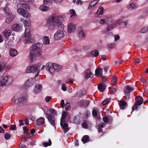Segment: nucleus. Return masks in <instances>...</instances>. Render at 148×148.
Listing matches in <instances>:
<instances>
[{
	"mask_svg": "<svg viewBox=\"0 0 148 148\" xmlns=\"http://www.w3.org/2000/svg\"><path fill=\"white\" fill-rule=\"evenodd\" d=\"M20 21L23 23L25 27H27L25 28V39L23 41L24 43L25 44H29L34 42H35V40L29 36V26L31 25L30 20L29 19L25 20L23 18H21L20 19Z\"/></svg>",
	"mask_w": 148,
	"mask_h": 148,
	"instance_id": "f257e3e1",
	"label": "nucleus"
},
{
	"mask_svg": "<svg viewBox=\"0 0 148 148\" xmlns=\"http://www.w3.org/2000/svg\"><path fill=\"white\" fill-rule=\"evenodd\" d=\"M42 47V44L39 42L36 43L33 45L32 49L29 53L30 58L31 62H33L36 59V55L40 56V49Z\"/></svg>",
	"mask_w": 148,
	"mask_h": 148,
	"instance_id": "f03ea898",
	"label": "nucleus"
},
{
	"mask_svg": "<svg viewBox=\"0 0 148 148\" xmlns=\"http://www.w3.org/2000/svg\"><path fill=\"white\" fill-rule=\"evenodd\" d=\"M17 11L18 13L26 18L30 17V14L24 10V9L26 10L29 9V5L26 3H18L17 5Z\"/></svg>",
	"mask_w": 148,
	"mask_h": 148,
	"instance_id": "7ed1b4c3",
	"label": "nucleus"
},
{
	"mask_svg": "<svg viewBox=\"0 0 148 148\" xmlns=\"http://www.w3.org/2000/svg\"><path fill=\"white\" fill-rule=\"evenodd\" d=\"M61 68V66L56 64H52L51 62L46 64L47 70L51 74L53 73L56 70L57 71H60Z\"/></svg>",
	"mask_w": 148,
	"mask_h": 148,
	"instance_id": "20e7f679",
	"label": "nucleus"
},
{
	"mask_svg": "<svg viewBox=\"0 0 148 148\" xmlns=\"http://www.w3.org/2000/svg\"><path fill=\"white\" fill-rule=\"evenodd\" d=\"M58 30L55 34L54 36V39L56 40H60L64 36V26L63 24H61L58 26Z\"/></svg>",
	"mask_w": 148,
	"mask_h": 148,
	"instance_id": "39448f33",
	"label": "nucleus"
},
{
	"mask_svg": "<svg viewBox=\"0 0 148 148\" xmlns=\"http://www.w3.org/2000/svg\"><path fill=\"white\" fill-rule=\"evenodd\" d=\"M13 81V78L6 75H3L0 79V86H5L11 83Z\"/></svg>",
	"mask_w": 148,
	"mask_h": 148,
	"instance_id": "423d86ee",
	"label": "nucleus"
},
{
	"mask_svg": "<svg viewBox=\"0 0 148 148\" xmlns=\"http://www.w3.org/2000/svg\"><path fill=\"white\" fill-rule=\"evenodd\" d=\"M27 98V96H23L20 93L17 94L13 97L14 103H23L26 100Z\"/></svg>",
	"mask_w": 148,
	"mask_h": 148,
	"instance_id": "0eeeda50",
	"label": "nucleus"
},
{
	"mask_svg": "<svg viewBox=\"0 0 148 148\" xmlns=\"http://www.w3.org/2000/svg\"><path fill=\"white\" fill-rule=\"evenodd\" d=\"M62 115L60 123L61 127L62 126L63 123L67 122L70 119V115L66 112H63Z\"/></svg>",
	"mask_w": 148,
	"mask_h": 148,
	"instance_id": "6e6552de",
	"label": "nucleus"
},
{
	"mask_svg": "<svg viewBox=\"0 0 148 148\" xmlns=\"http://www.w3.org/2000/svg\"><path fill=\"white\" fill-rule=\"evenodd\" d=\"M39 64H34L31 66L27 67L26 72L28 73L35 72L37 70Z\"/></svg>",
	"mask_w": 148,
	"mask_h": 148,
	"instance_id": "1a4fd4ad",
	"label": "nucleus"
},
{
	"mask_svg": "<svg viewBox=\"0 0 148 148\" xmlns=\"http://www.w3.org/2000/svg\"><path fill=\"white\" fill-rule=\"evenodd\" d=\"M45 114L51 125L53 126L55 125V119L54 117L51 114L45 112Z\"/></svg>",
	"mask_w": 148,
	"mask_h": 148,
	"instance_id": "9d476101",
	"label": "nucleus"
},
{
	"mask_svg": "<svg viewBox=\"0 0 148 148\" xmlns=\"http://www.w3.org/2000/svg\"><path fill=\"white\" fill-rule=\"evenodd\" d=\"M12 28L14 31L19 32L22 29V26L20 24L15 23L12 26Z\"/></svg>",
	"mask_w": 148,
	"mask_h": 148,
	"instance_id": "9b49d317",
	"label": "nucleus"
},
{
	"mask_svg": "<svg viewBox=\"0 0 148 148\" xmlns=\"http://www.w3.org/2000/svg\"><path fill=\"white\" fill-rule=\"evenodd\" d=\"M64 19L63 18L60 16H55L54 23L58 24V26L61 24H62L61 23L63 21Z\"/></svg>",
	"mask_w": 148,
	"mask_h": 148,
	"instance_id": "f8f14e48",
	"label": "nucleus"
},
{
	"mask_svg": "<svg viewBox=\"0 0 148 148\" xmlns=\"http://www.w3.org/2000/svg\"><path fill=\"white\" fill-rule=\"evenodd\" d=\"M110 22L113 23L112 18L110 17H106L104 18L101 19L99 21V23L101 24H107Z\"/></svg>",
	"mask_w": 148,
	"mask_h": 148,
	"instance_id": "ddd939ff",
	"label": "nucleus"
},
{
	"mask_svg": "<svg viewBox=\"0 0 148 148\" xmlns=\"http://www.w3.org/2000/svg\"><path fill=\"white\" fill-rule=\"evenodd\" d=\"M67 33L68 34H70L74 31L75 29V26L72 23L69 24L67 27Z\"/></svg>",
	"mask_w": 148,
	"mask_h": 148,
	"instance_id": "4468645a",
	"label": "nucleus"
},
{
	"mask_svg": "<svg viewBox=\"0 0 148 148\" xmlns=\"http://www.w3.org/2000/svg\"><path fill=\"white\" fill-rule=\"evenodd\" d=\"M34 78H30L27 79L25 82V85L26 87H29L33 85L35 83Z\"/></svg>",
	"mask_w": 148,
	"mask_h": 148,
	"instance_id": "2eb2a0df",
	"label": "nucleus"
},
{
	"mask_svg": "<svg viewBox=\"0 0 148 148\" xmlns=\"http://www.w3.org/2000/svg\"><path fill=\"white\" fill-rule=\"evenodd\" d=\"M15 16L11 14H8L5 19V22L7 23H10L14 18Z\"/></svg>",
	"mask_w": 148,
	"mask_h": 148,
	"instance_id": "dca6fc26",
	"label": "nucleus"
},
{
	"mask_svg": "<svg viewBox=\"0 0 148 148\" xmlns=\"http://www.w3.org/2000/svg\"><path fill=\"white\" fill-rule=\"evenodd\" d=\"M10 5V4L9 3H7L5 4V7L1 8V10L4 11L5 13L8 14H11L10 13V10L9 8V6Z\"/></svg>",
	"mask_w": 148,
	"mask_h": 148,
	"instance_id": "f3484780",
	"label": "nucleus"
},
{
	"mask_svg": "<svg viewBox=\"0 0 148 148\" xmlns=\"http://www.w3.org/2000/svg\"><path fill=\"white\" fill-rule=\"evenodd\" d=\"M42 88V86L41 85L38 84L36 85L35 86L33 90L34 93L35 94H38L40 92Z\"/></svg>",
	"mask_w": 148,
	"mask_h": 148,
	"instance_id": "a211bd4d",
	"label": "nucleus"
},
{
	"mask_svg": "<svg viewBox=\"0 0 148 148\" xmlns=\"http://www.w3.org/2000/svg\"><path fill=\"white\" fill-rule=\"evenodd\" d=\"M92 75L93 74L89 69L86 70L84 72V77L86 79L91 78Z\"/></svg>",
	"mask_w": 148,
	"mask_h": 148,
	"instance_id": "6ab92c4d",
	"label": "nucleus"
},
{
	"mask_svg": "<svg viewBox=\"0 0 148 148\" xmlns=\"http://www.w3.org/2000/svg\"><path fill=\"white\" fill-rule=\"evenodd\" d=\"M102 69L101 67L97 68L95 71V75L97 77L101 76L102 75Z\"/></svg>",
	"mask_w": 148,
	"mask_h": 148,
	"instance_id": "aec40b11",
	"label": "nucleus"
},
{
	"mask_svg": "<svg viewBox=\"0 0 148 148\" xmlns=\"http://www.w3.org/2000/svg\"><path fill=\"white\" fill-rule=\"evenodd\" d=\"M45 123V119L42 117L39 118L36 121V124L38 125H43Z\"/></svg>",
	"mask_w": 148,
	"mask_h": 148,
	"instance_id": "412c9836",
	"label": "nucleus"
},
{
	"mask_svg": "<svg viewBox=\"0 0 148 148\" xmlns=\"http://www.w3.org/2000/svg\"><path fill=\"white\" fill-rule=\"evenodd\" d=\"M136 102L137 103L138 106H140L142 104L143 102V99L139 96H138L135 98Z\"/></svg>",
	"mask_w": 148,
	"mask_h": 148,
	"instance_id": "4be33fe9",
	"label": "nucleus"
},
{
	"mask_svg": "<svg viewBox=\"0 0 148 148\" xmlns=\"http://www.w3.org/2000/svg\"><path fill=\"white\" fill-rule=\"evenodd\" d=\"M10 55L12 57L16 56L18 54L17 51L14 49H11L9 51Z\"/></svg>",
	"mask_w": 148,
	"mask_h": 148,
	"instance_id": "5701e85b",
	"label": "nucleus"
},
{
	"mask_svg": "<svg viewBox=\"0 0 148 148\" xmlns=\"http://www.w3.org/2000/svg\"><path fill=\"white\" fill-rule=\"evenodd\" d=\"M99 52L97 50H93L91 51L88 55L89 56L93 57H96L99 55Z\"/></svg>",
	"mask_w": 148,
	"mask_h": 148,
	"instance_id": "b1692460",
	"label": "nucleus"
},
{
	"mask_svg": "<svg viewBox=\"0 0 148 148\" xmlns=\"http://www.w3.org/2000/svg\"><path fill=\"white\" fill-rule=\"evenodd\" d=\"M120 108L122 110L124 109L127 106V103L125 101H120L119 103Z\"/></svg>",
	"mask_w": 148,
	"mask_h": 148,
	"instance_id": "393cba45",
	"label": "nucleus"
},
{
	"mask_svg": "<svg viewBox=\"0 0 148 148\" xmlns=\"http://www.w3.org/2000/svg\"><path fill=\"white\" fill-rule=\"evenodd\" d=\"M61 127L64 130V133H65L67 132L69 130V129L68 127V124L66 123L65 122L63 123L62 126Z\"/></svg>",
	"mask_w": 148,
	"mask_h": 148,
	"instance_id": "a878e982",
	"label": "nucleus"
},
{
	"mask_svg": "<svg viewBox=\"0 0 148 148\" xmlns=\"http://www.w3.org/2000/svg\"><path fill=\"white\" fill-rule=\"evenodd\" d=\"M127 18V16H123L121 17L115 21H113L112 20V22H113V25H117L119 24H120V23L121 21Z\"/></svg>",
	"mask_w": 148,
	"mask_h": 148,
	"instance_id": "bb28decb",
	"label": "nucleus"
},
{
	"mask_svg": "<svg viewBox=\"0 0 148 148\" xmlns=\"http://www.w3.org/2000/svg\"><path fill=\"white\" fill-rule=\"evenodd\" d=\"M134 90L133 88L129 86H127L126 87V90L124 91L125 94V95L126 94H128L130 93L131 91Z\"/></svg>",
	"mask_w": 148,
	"mask_h": 148,
	"instance_id": "cd10ccee",
	"label": "nucleus"
},
{
	"mask_svg": "<svg viewBox=\"0 0 148 148\" xmlns=\"http://www.w3.org/2000/svg\"><path fill=\"white\" fill-rule=\"evenodd\" d=\"M3 34L6 38H7L10 36L11 32L9 30L5 29L3 31Z\"/></svg>",
	"mask_w": 148,
	"mask_h": 148,
	"instance_id": "c85d7f7f",
	"label": "nucleus"
},
{
	"mask_svg": "<svg viewBox=\"0 0 148 148\" xmlns=\"http://www.w3.org/2000/svg\"><path fill=\"white\" fill-rule=\"evenodd\" d=\"M98 88L101 92H103L105 89V86L102 83L99 84L98 86Z\"/></svg>",
	"mask_w": 148,
	"mask_h": 148,
	"instance_id": "c756f323",
	"label": "nucleus"
},
{
	"mask_svg": "<svg viewBox=\"0 0 148 148\" xmlns=\"http://www.w3.org/2000/svg\"><path fill=\"white\" fill-rule=\"evenodd\" d=\"M138 7V5L133 3H130L127 6L128 9H134Z\"/></svg>",
	"mask_w": 148,
	"mask_h": 148,
	"instance_id": "7c9ffc66",
	"label": "nucleus"
},
{
	"mask_svg": "<svg viewBox=\"0 0 148 148\" xmlns=\"http://www.w3.org/2000/svg\"><path fill=\"white\" fill-rule=\"evenodd\" d=\"M107 24V26L106 29L108 31H110L113 29V22L112 23L111 22H109Z\"/></svg>",
	"mask_w": 148,
	"mask_h": 148,
	"instance_id": "2f4dec72",
	"label": "nucleus"
},
{
	"mask_svg": "<svg viewBox=\"0 0 148 148\" xmlns=\"http://www.w3.org/2000/svg\"><path fill=\"white\" fill-rule=\"evenodd\" d=\"M98 0H95L91 2L88 7L89 9H91L92 7H93L97 3L99 2Z\"/></svg>",
	"mask_w": 148,
	"mask_h": 148,
	"instance_id": "473e14b6",
	"label": "nucleus"
},
{
	"mask_svg": "<svg viewBox=\"0 0 148 148\" xmlns=\"http://www.w3.org/2000/svg\"><path fill=\"white\" fill-rule=\"evenodd\" d=\"M39 9L42 11L46 12L49 10V8L46 6L42 5L40 7Z\"/></svg>",
	"mask_w": 148,
	"mask_h": 148,
	"instance_id": "72a5a7b5",
	"label": "nucleus"
},
{
	"mask_svg": "<svg viewBox=\"0 0 148 148\" xmlns=\"http://www.w3.org/2000/svg\"><path fill=\"white\" fill-rule=\"evenodd\" d=\"M78 36L80 38H84L85 37L86 35L83 31L82 30L79 32Z\"/></svg>",
	"mask_w": 148,
	"mask_h": 148,
	"instance_id": "f704fd0d",
	"label": "nucleus"
},
{
	"mask_svg": "<svg viewBox=\"0 0 148 148\" xmlns=\"http://www.w3.org/2000/svg\"><path fill=\"white\" fill-rule=\"evenodd\" d=\"M148 28L147 26L143 27L141 29L140 32L141 33H145L147 32Z\"/></svg>",
	"mask_w": 148,
	"mask_h": 148,
	"instance_id": "c9c22d12",
	"label": "nucleus"
},
{
	"mask_svg": "<svg viewBox=\"0 0 148 148\" xmlns=\"http://www.w3.org/2000/svg\"><path fill=\"white\" fill-rule=\"evenodd\" d=\"M89 139V137L88 136H84L82 140L83 143L85 144L88 141Z\"/></svg>",
	"mask_w": 148,
	"mask_h": 148,
	"instance_id": "e433bc0d",
	"label": "nucleus"
},
{
	"mask_svg": "<svg viewBox=\"0 0 148 148\" xmlns=\"http://www.w3.org/2000/svg\"><path fill=\"white\" fill-rule=\"evenodd\" d=\"M6 64L3 62H0V72H3L4 69L5 67Z\"/></svg>",
	"mask_w": 148,
	"mask_h": 148,
	"instance_id": "4c0bfd02",
	"label": "nucleus"
},
{
	"mask_svg": "<svg viewBox=\"0 0 148 148\" xmlns=\"http://www.w3.org/2000/svg\"><path fill=\"white\" fill-rule=\"evenodd\" d=\"M70 12V17H71L72 16H75L76 15V14L75 10L73 9H71L69 10Z\"/></svg>",
	"mask_w": 148,
	"mask_h": 148,
	"instance_id": "58836bf2",
	"label": "nucleus"
},
{
	"mask_svg": "<svg viewBox=\"0 0 148 148\" xmlns=\"http://www.w3.org/2000/svg\"><path fill=\"white\" fill-rule=\"evenodd\" d=\"M103 8L102 7H101L100 8L97 10L96 14H97L100 15L103 14Z\"/></svg>",
	"mask_w": 148,
	"mask_h": 148,
	"instance_id": "ea45409f",
	"label": "nucleus"
},
{
	"mask_svg": "<svg viewBox=\"0 0 148 148\" xmlns=\"http://www.w3.org/2000/svg\"><path fill=\"white\" fill-rule=\"evenodd\" d=\"M55 20V16H50L48 18L47 20V22L48 23L53 22L54 23Z\"/></svg>",
	"mask_w": 148,
	"mask_h": 148,
	"instance_id": "a19ab883",
	"label": "nucleus"
},
{
	"mask_svg": "<svg viewBox=\"0 0 148 148\" xmlns=\"http://www.w3.org/2000/svg\"><path fill=\"white\" fill-rule=\"evenodd\" d=\"M111 83L112 85H114L116 84L117 77L116 76H114L112 78Z\"/></svg>",
	"mask_w": 148,
	"mask_h": 148,
	"instance_id": "79ce46f5",
	"label": "nucleus"
},
{
	"mask_svg": "<svg viewBox=\"0 0 148 148\" xmlns=\"http://www.w3.org/2000/svg\"><path fill=\"white\" fill-rule=\"evenodd\" d=\"M127 24V23L126 22L124 21L123 20H122L121 21L120 23V26L121 27L123 28L126 26Z\"/></svg>",
	"mask_w": 148,
	"mask_h": 148,
	"instance_id": "37998d69",
	"label": "nucleus"
},
{
	"mask_svg": "<svg viewBox=\"0 0 148 148\" xmlns=\"http://www.w3.org/2000/svg\"><path fill=\"white\" fill-rule=\"evenodd\" d=\"M51 141L50 139H49V142L48 143L46 142H44L43 143V146L46 147L47 146H50L51 145Z\"/></svg>",
	"mask_w": 148,
	"mask_h": 148,
	"instance_id": "c03bdc74",
	"label": "nucleus"
},
{
	"mask_svg": "<svg viewBox=\"0 0 148 148\" xmlns=\"http://www.w3.org/2000/svg\"><path fill=\"white\" fill-rule=\"evenodd\" d=\"M110 98L106 99L102 102V105H105L108 104L110 101Z\"/></svg>",
	"mask_w": 148,
	"mask_h": 148,
	"instance_id": "a18cd8bd",
	"label": "nucleus"
},
{
	"mask_svg": "<svg viewBox=\"0 0 148 148\" xmlns=\"http://www.w3.org/2000/svg\"><path fill=\"white\" fill-rule=\"evenodd\" d=\"M44 42L46 44H48L49 43V38L47 36H45L44 39Z\"/></svg>",
	"mask_w": 148,
	"mask_h": 148,
	"instance_id": "49530a36",
	"label": "nucleus"
},
{
	"mask_svg": "<svg viewBox=\"0 0 148 148\" xmlns=\"http://www.w3.org/2000/svg\"><path fill=\"white\" fill-rule=\"evenodd\" d=\"M65 109L66 110H69L71 108V105L69 103L66 102L65 106Z\"/></svg>",
	"mask_w": 148,
	"mask_h": 148,
	"instance_id": "de8ad7c7",
	"label": "nucleus"
},
{
	"mask_svg": "<svg viewBox=\"0 0 148 148\" xmlns=\"http://www.w3.org/2000/svg\"><path fill=\"white\" fill-rule=\"evenodd\" d=\"M115 47V44L114 43H111L107 45L108 49H112Z\"/></svg>",
	"mask_w": 148,
	"mask_h": 148,
	"instance_id": "09e8293b",
	"label": "nucleus"
},
{
	"mask_svg": "<svg viewBox=\"0 0 148 148\" xmlns=\"http://www.w3.org/2000/svg\"><path fill=\"white\" fill-rule=\"evenodd\" d=\"M11 135L9 134L8 133H5L4 134V138L6 140H8L10 139Z\"/></svg>",
	"mask_w": 148,
	"mask_h": 148,
	"instance_id": "8fccbe9b",
	"label": "nucleus"
},
{
	"mask_svg": "<svg viewBox=\"0 0 148 148\" xmlns=\"http://www.w3.org/2000/svg\"><path fill=\"white\" fill-rule=\"evenodd\" d=\"M53 2V0H44L43 2L44 4L47 5L48 3L51 4Z\"/></svg>",
	"mask_w": 148,
	"mask_h": 148,
	"instance_id": "3c124183",
	"label": "nucleus"
},
{
	"mask_svg": "<svg viewBox=\"0 0 148 148\" xmlns=\"http://www.w3.org/2000/svg\"><path fill=\"white\" fill-rule=\"evenodd\" d=\"M45 67L46 68V64L45 66V65H43L42 67L41 68V69H40V70H38V71L37 73L36 74V75L35 76V78H36L38 76L39 74V73L40 72V70H43L44 69Z\"/></svg>",
	"mask_w": 148,
	"mask_h": 148,
	"instance_id": "603ef678",
	"label": "nucleus"
},
{
	"mask_svg": "<svg viewBox=\"0 0 148 148\" xmlns=\"http://www.w3.org/2000/svg\"><path fill=\"white\" fill-rule=\"evenodd\" d=\"M90 104V102L88 101H84L83 102L82 105H84L85 107L87 106Z\"/></svg>",
	"mask_w": 148,
	"mask_h": 148,
	"instance_id": "864d4df0",
	"label": "nucleus"
},
{
	"mask_svg": "<svg viewBox=\"0 0 148 148\" xmlns=\"http://www.w3.org/2000/svg\"><path fill=\"white\" fill-rule=\"evenodd\" d=\"M123 62L122 60H119L117 61H116L115 62V65L116 66H118Z\"/></svg>",
	"mask_w": 148,
	"mask_h": 148,
	"instance_id": "5fc2aeb1",
	"label": "nucleus"
},
{
	"mask_svg": "<svg viewBox=\"0 0 148 148\" xmlns=\"http://www.w3.org/2000/svg\"><path fill=\"white\" fill-rule=\"evenodd\" d=\"M16 129V125H12L10 126V130H15Z\"/></svg>",
	"mask_w": 148,
	"mask_h": 148,
	"instance_id": "6e6d98bb",
	"label": "nucleus"
},
{
	"mask_svg": "<svg viewBox=\"0 0 148 148\" xmlns=\"http://www.w3.org/2000/svg\"><path fill=\"white\" fill-rule=\"evenodd\" d=\"M114 41H116L120 39V36L118 35H114Z\"/></svg>",
	"mask_w": 148,
	"mask_h": 148,
	"instance_id": "4d7b16f0",
	"label": "nucleus"
},
{
	"mask_svg": "<svg viewBox=\"0 0 148 148\" xmlns=\"http://www.w3.org/2000/svg\"><path fill=\"white\" fill-rule=\"evenodd\" d=\"M92 114L94 117H96L97 116V111L95 110H94L92 111Z\"/></svg>",
	"mask_w": 148,
	"mask_h": 148,
	"instance_id": "13d9d810",
	"label": "nucleus"
},
{
	"mask_svg": "<svg viewBox=\"0 0 148 148\" xmlns=\"http://www.w3.org/2000/svg\"><path fill=\"white\" fill-rule=\"evenodd\" d=\"M66 81L68 82H69L71 84L73 83V80L70 77H68Z\"/></svg>",
	"mask_w": 148,
	"mask_h": 148,
	"instance_id": "bf43d9fd",
	"label": "nucleus"
},
{
	"mask_svg": "<svg viewBox=\"0 0 148 148\" xmlns=\"http://www.w3.org/2000/svg\"><path fill=\"white\" fill-rule=\"evenodd\" d=\"M51 99V97L49 96H47L45 98V101L46 102H48Z\"/></svg>",
	"mask_w": 148,
	"mask_h": 148,
	"instance_id": "052dcab7",
	"label": "nucleus"
},
{
	"mask_svg": "<svg viewBox=\"0 0 148 148\" xmlns=\"http://www.w3.org/2000/svg\"><path fill=\"white\" fill-rule=\"evenodd\" d=\"M61 89L63 91H66V88L64 84H62V85Z\"/></svg>",
	"mask_w": 148,
	"mask_h": 148,
	"instance_id": "680f3d73",
	"label": "nucleus"
},
{
	"mask_svg": "<svg viewBox=\"0 0 148 148\" xmlns=\"http://www.w3.org/2000/svg\"><path fill=\"white\" fill-rule=\"evenodd\" d=\"M103 121L105 123H107L109 121V119L107 116L103 117Z\"/></svg>",
	"mask_w": 148,
	"mask_h": 148,
	"instance_id": "e2e57ef3",
	"label": "nucleus"
},
{
	"mask_svg": "<svg viewBox=\"0 0 148 148\" xmlns=\"http://www.w3.org/2000/svg\"><path fill=\"white\" fill-rule=\"evenodd\" d=\"M50 113L53 115H56V111L54 109H51L50 110Z\"/></svg>",
	"mask_w": 148,
	"mask_h": 148,
	"instance_id": "0e129e2a",
	"label": "nucleus"
},
{
	"mask_svg": "<svg viewBox=\"0 0 148 148\" xmlns=\"http://www.w3.org/2000/svg\"><path fill=\"white\" fill-rule=\"evenodd\" d=\"M82 126L84 128H86L87 127V124L86 123L83 122L82 124Z\"/></svg>",
	"mask_w": 148,
	"mask_h": 148,
	"instance_id": "69168bd1",
	"label": "nucleus"
},
{
	"mask_svg": "<svg viewBox=\"0 0 148 148\" xmlns=\"http://www.w3.org/2000/svg\"><path fill=\"white\" fill-rule=\"evenodd\" d=\"M137 104H136V103H135L133 106L132 107V111H133L134 110H136L138 108V106H137Z\"/></svg>",
	"mask_w": 148,
	"mask_h": 148,
	"instance_id": "338daca9",
	"label": "nucleus"
},
{
	"mask_svg": "<svg viewBox=\"0 0 148 148\" xmlns=\"http://www.w3.org/2000/svg\"><path fill=\"white\" fill-rule=\"evenodd\" d=\"M19 126H21L24 125V123H23V121L22 120H20L19 121Z\"/></svg>",
	"mask_w": 148,
	"mask_h": 148,
	"instance_id": "774afa93",
	"label": "nucleus"
}]
</instances>
